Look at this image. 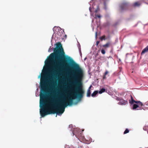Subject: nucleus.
Returning <instances> with one entry per match:
<instances>
[{
	"instance_id": "1",
	"label": "nucleus",
	"mask_w": 148,
	"mask_h": 148,
	"mask_svg": "<svg viewBox=\"0 0 148 148\" xmlns=\"http://www.w3.org/2000/svg\"><path fill=\"white\" fill-rule=\"evenodd\" d=\"M73 79L71 82L70 89L72 91H74V93H72L73 95L66 99L61 93H59L55 97L56 101L52 100L53 103L50 104L52 107L50 109H48L45 105V99L47 92L46 80L45 77L42 76L40 84V107H41L42 105V107L40 110V113L42 117L51 114H61L64 111L66 107L72 104L73 99L77 98L80 100L82 97L84 92L82 87V80L84 76L83 71L79 65L75 63L73 65Z\"/></svg>"
},
{
	"instance_id": "2",
	"label": "nucleus",
	"mask_w": 148,
	"mask_h": 148,
	"mask_svg": "<svg viewBox=\"0 0 148 148\" xmlns=\"http://www.w3.org/2000/svg\"><path fill=\"white\" fill-rule=\"evenodd\" d=\"M54 53H51L49 59L48 63L49 61H52L54 59V62L56 64H59L61 63L64 65L66 67L68 65L66 62L70 58L69 57H66L65 56V52L62 47L61 43L59 42L56 44V46L54 48Z\"/></svg>"
},
{
	"instance_id": "3",
	"label": "nucleus",
	"mask_w": 148,
	"mask_h": 148,
	"mask_svg": "<svg viewBox=\"0 0 148 148\" xmlns=\"http://www.w3.org/2000/svg\"><path fill=\"white\" fill-rule=\"evenodd\" d=\"M128 7L129 5L127 3H122L120 6L121 9L122 11L128 9Z\"/></svg>"
},
{
	"instance_id": "4",
	"label": "nucleus",
	"mask_w": 148,
	"mask_h": 148,
	"mask_svg": "<svg viewBox=\"0 0 148 148\" xmlns=\"http://www.w3.org/2000/svg\"><path fill=\"white\" fill-rule=\"evenodd\" d=\"M147 52H148V45L142 50L141 53V55H143Z\"/></svg>"
},
{
	"instance_id": "5",
	"label": "nucleus",
	"mask_w": 148,
	"mask_h": 148,
	"mask_svg": "<svg viewBox=\"0 0 148 148\" xmlns=\"http://www.w3.org/2000/svg\"><path fill=\"white\" fill-rule=\"evenodd\" d=\"M127 103V101H126L123 100H122L120 101L119 102V104L120 105H125Z\"/></svg>"
},
{
	"instance_id": "6",
	"label": "nucleus",
	"mask_w": 148,
	"mask_h": 148,
	"mask_svg": "<svg viewBox=\"0 0 148 148\" xmlns=\"http://www.w3.org/2000/svg\"><path fill=\"white\" fill-rule=\"evenodd\" d=\"M134 101L135 100H134L133 97L132 95H131V100H130L129 103L131 104H133L134 103Z\"/></svg>"
},
{
	"instance_id": "7",
	"label": "nucleus",
	"mask_w": 148,
	"mask_h": 148,
	"mask_svg": "<svg viewBox=\"0 0 148 148\" xmlns=\"http://www.w3.org/2000/svg\"><path fill=\"white\" fill-rule=\"evenodd\" d=\"M138 107H139V106H138V104H134L133 106L132 109L135 110Z\"/></svg>"
},
{
	"instance_id": "8",
	"label": "nucleus",
	"mask_w": 148,
	"mask_h": 148,
	"mask_svg": "<svg viewBox=\"0 0 148 148\" xmlns=\"http://www.w3.org/2000/svg\"><path fill=\"white\" fill-rule=\"evenodd\" d=\"M98 93V91H95L91 94V96L92 97H94Z\"/></svg>"
},
{
	"instance_id": "9",
	"label": "nucleus",
	"mask_w": 148,
	"mask_h": 148,
	"mask_svg": "<svg viewBox=\"0 0 148 148\" xmlns=\"http://www.w3.org/2000/svg\"><path fill=\"white\" fill-rule=\"evenodd\" d=\"M140 4L139 2H135L134 4V7L138 6L140 5Z\"/></svg>"
},
{
	"instance_id": "10",
	"label": "nucleus",
	"mask_w": 148,
	"mask_h": 148,
	"mask_svg": "<svg viewBox=\"0 0 148 148\" xmlns=\"http://www.w3.org/2000/svg\"><path fill=\"white\" fill-rule=\"evenodd\" d=\"M110 45V43L108 42L105 45H103V47H109Z\"/></svg>"
},
{
	"instance_id": "11",
	"label": "nucleus",
	"mask_w": 148,
	"mask_h": 148,
	"mask_svg": "<svg viewBox=\"0 0 148 148\" xmlns=\"http://www.w3.org/2000/svg\"><path fill=\"white\" fill-rule=\"evenodd\" d=\"M105 89L104 88H102L101 90L99 91V94H101L102 93L105 92Z\"/></svg>"
},
{
	"instance_id": "12",
	"label": "nucleus",
	"mask_w": 148,
	"mask_h": 148,
	"mask_svg": "<svg viewBox=\"0 0 148 148\" xmlns=\"http://www.w3.org/2000/svg\"><path fill=\"white\" fill-rule=\"evenodd\" d=\"M90 90H88L87 93V96L88 97H90Z\"/></svg>"
},
{
	"instance_id": "13",
	"label": "nucleus",
	"mask_w": 148,
	"mask_h": 148,
	"mask_svg": "<svg viewBox=\"0 0 148 148\" xmlns=\"http://www.w3.org/2000/svg\"><path fill=\"white\" fill-rule=\"evenodd\" d=\"M106 36L105 35H103L102 36H101L100 38V39L101 40V41H102L103 40H105L106 38Z\"/></svg>"
},
{
	"instance_id": "14",
	"label": "nucleus",
	"mask_w": 148,
	"mask_h": 148,
	"mask_svg": "<svg viewBox=\"0 0 148 148\" xmlns=\"http://www.w3.org/2000/svg\"><path fill=\"white\" fill-rule=\"evenodd\" d=\"M101 17V16L100 15L95 14V16L94 17L95 18H97V17L100 18Z\"/></svg>"
},
{
	"instance_id": "15",
	"label": "nucleus",
	"mask_w": 148,
	"mask_h": 148,
	"mask_svg": "<svg viewBox=\"0 0 148 148\" xmlns=\"http://www.w3.org/2000/svg\"><path fill=\"white\" fill-rule=\"evenodd\" d=\"M129 130L127 129H126L125 130V131L124 134H126L127 133H128L129 132Z\"/></svg>"
},
{
	"instance_id": "16",
	"label": "nucleus",
	"mask_w": 148,
	"mask_h": 148,
	"mask_svg": "<svg viewBox=\"0 0 148 148\" xmlns=\"http://www.w3.org/2000/svg\"><path fill=\"white\" fill-rule=\"evenodd\" d=\"M138 106H139V107L140 106H142L143 105L142 103L140 101V102L138 103Z\"/></svg>"
},
{
	"instance_id": "17",
	"label": "nucleus",
	"mask_w": 148,
	"mask_h": 148,
	"mask_svg": "<svg viewBox=\"0 0 148 148\" xmlns=\"http://www.w3.org/2000/svg\"><path fill=\"white\" fill-rule=\"evenodd\" d=\"M101 52L103 54H104L106 53V51L103 49H102L101 50Z\"/></svg>"
},
{
	"instance_id": "18",
	"label": "nucleus",
	"mask_w": 148,
	"mask_h": 148,
	"mask_svg": "<svg viewBox=\"0 0 148 148\" xmlns=\"http://www.w3.org/2000/svg\"><path fill=\"white\" fill-rule=\"evenodd\" d=\"M75 135L77 137L79 138V137L80 136L82 135V134L81 133H80L79 134H78V135H77V134H75Z\"/></svg>"
},
{
	"instance_id": "19",
	"label": "nucleus",
	"mask_w": 148,
	"mask_h": 148,
	"mask_svg": "<svg viewBox=\"0 0 148 148\" xmlns=\"http://www.w3.org/2000/svg\"><path fill=\"white\" fill-rule=\"evenodd\" d=\"M108 73V71H106L104 73V74L105 75H106Z\"/></svg>"
},
{
	"instance_id": "20",
	"label": "nucleus",
	"mask_w": 148,
	"mask_h": 148,
	"mask_svg": "<svg viewBox=\"0 0 148 148\" xmlns=\"http://www.w3.org/2000/svg\"><path fill=\"white\" fill-rule=\"evenodd\" d=\"M99 41H97L96 42V45L97 46L98 45L99 43Z\"/></svg>"
},
{
	"instance_id": "21",
	"label": "nucleus",
	"mask_w": 148,
	"mask_h": 148,
	"mask_svg": "<svg viewBox=\"0 0 148 148\" xmlns=\"http://www.w3.org/2000/svg\"><path fill=\"white\" fill-rule=\"evenodd\" d=\"M139 102H140V101H135L134 102V103H136L137 104H138Z\"/></svg>"
},
{
	"instance_id": "22",
	"label": "nucleus",
	"mask_w": 148,
	"mask_h": 148,
	"mask_svg": "<svg viewBox=\"0 0 148 148\" xmlns=\"http://www.w3.org/2000/svg\"><path fill=\"white\" fill-rule=\"evenodd\" d=\"M97 32H96V33H95V35L96 38H97Z\"/></svg>"
},
{
	"instance_id": "23",
	"label": "nucleus",
	"mask_w": 148,
	"mask_h": 148,
	"mask_svg": "<svg viewBox=\"0 0 148 148\" xmlns=\"http://www.w3.org/2000/svg\"><path fill=\"white\" fill-rule=\"evenodd\" d=\"M106 75H103V79H106Z\"/></svg>"
},
{
	"instance_id": "24",
	"label": "nucleus",
	"mask_w": 148,
	"mask_h": 148,
	"mask_svg": "<svg viewBox=\"0 0 148 148\" xmlns=\"http://www.w3.org/2000/svg\"><path fill=\"white\" fill-rule=\"evenodd\" d=\"M92 85H90V86L89 87L88 90H90V88H91V87H92Z\"/></svg>"
},
{
	"instance_id": "25",
	"label": "nucleus",
	"mask_w": 148,
	"mask_h": 148,
	"mask_svg": "<svg viewBox=\"0 0 148 148\" xmlns=\"http://www.w3.org/2000/svg\"><path fill=\"white\" fill-rule=\"evenodd\" d=\"M50 48H51V47H50V48L49 49V50H48V51L49 52H51V49H50Z\"/></svg>"
},
{
	"instance_id": "26",
	"label": "nucleus",
	"mask_w": 148,
	"mask_h": 148,
	"mask_svg": "<svg viewBox=\"0 0 148 148\" xmlns=\"http://www.w3.org/2000/svg\"><path fill=\"white\" fill-rule=\"evenodd\" d=\"M95 12H97V10H95Z\"/></svg>"
},
{
	"instance_id": "27",
	"label": "nucleus",
	"mask_w": 148,
	"mask_h": 148,
	"mask_svg": "<svg viewBox=\"0 0 148 148\" xmlns=\"http://www.w3.org/2000/svg\"><path fill=\"white\" fill-rule=\"evenodd\" d=\"M142 109H137V110H141Z\"/></svg>"
},
{
	"instance_id": "28",
	"label": "nucleus",
	"mask_w": 148,
	"mask_h": 148,
	"mask_svg": "<svg viewBox=\"0 0 148 148\" xmlns=\"http://www.w3.org/2000/svg\"><path fill=\"white\" fill-rule=\"evenodd\" d=\"M66 36V35H65V36Z\"/></svg>"
}]
</instances>
